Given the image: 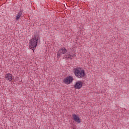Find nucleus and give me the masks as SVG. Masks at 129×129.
I'll use <instances>...</instances> for the list:
<instances>
[{
  "label": "nucleus",
  "instance_id": "nucleus-1",
  "mask_svg": "<svg viewBox=\"0 0 129 129\" xmlns=\"http://www.w3.org/2000/svg\"><path fill=\"white\" fill-rule=\"evenodd\" d=\"M38 40H39V36L34 35L29 41V48L33 50V52H34V49H36L37 45H38Z\"/></svg>",
  "mask_w": 129,
  "mask_h": 129
},
{
  "label": "nucleus",
  "instance_id": "nucleus-3",
  "mask_svg": "<svg viewBox=\"0 0 129 129\" xmlns=\"http://www.w3.org/2000/svg\"><path fill=\"white\" fill-rule=\"evenodd\" d=\"M73 81V77L71 76H69L68 77L66 78L63 80V83L65 84H70L71 82Z\"/></svg>",
  "mask_w": 129,
  "mask_h": 129
},
{
  "label": "nucleus",
  "instance_id": "nucleus-2",
  "mask_svg": "<svg viewBox=\"0 0 129 129\" xmlns=\"http://www.w3.org/2000/svg\"><path fill=\"white\" fill-rule=\"evenodd\" d=\"M74 74L78 78H83L85 75V72L83 69L77 68L75 69Z\"/></svg>",
  "mask_w": 129,
  "mask_h": 129
},
{
  "label": "nucleus",
  "instance_id": "nucleus-6",
  "mask_svg": "<svg viewBox=\"0 0 129 129\" xmlns=\"http://www.w3.org/2000/svg\"><path fill=\"white\" fill-rule=\"evenodd\" d=\"M73 117L75 121L77 122V123H80V122H81V120L80 119V118H79V116H78L77 115L75 114H73Z\"/></svg>",
  "mask_w": 129,
  "mask_h": 129
},
{
  "label": "nucleus",
  "instance_id": "nucleus-10",
  "mask_svg": "<svg viewBox=\"0 0 129 129\" xmlns=\"http://www.w3.org/2000/svg\"><path fill=\"white\" fill-rule=\"evenodd\" d=\"M74 55L76 56L75 54H74Z\"/></svg>",
  "mask_w": 129,
  "mask_h": 129
},
{
  "label": "nucleus",
  "instance_id": "nucleus-7",
  "mask_svg": "<svg viewBox=\"0 0 129 129\" xmlns=\"http://www.w3.org/2000/svg\"><path fill=\"white\" fill-rule=\"evenodd\" d=\"M22 15H23V11H20V12H18V14L17 15L16 17V20L18 21V20H20V18L22 16Z\"/></svg>",
  "mask_w": 129,
  "mask_h": 129
},
{
  "label": "nucleus",
  "instance_id": "nucleus-5",
  "mask_svg": "<svg viewBox=\"0 0 129 129\" xmlns=\"http://www.w3.org/2000/svg\"><path fill=\"white\" fill-rule=\"evenodd\" d=\"M82 82L80 81H78V82H77L74 86L75 88H76V89H80V88H81V87H82Z\"/></svg>",
  "mask_w": 129,
  "mask_h": 129
},
{
  "label": "nucleus",
  "instance_id": "nucleus-4",
  "mask_svg": "<svg viewBox=\"0 0 129 129\" xmlns=\"http://www.w3.org/2000/svg\"><path fill=\"white\" fill-rule=\"evenodd\" d=\"M68 50L65 47L59 49L57 52V57H60V56H61V54H66Z\"/></svg>",
  "mask_w": 129,
  "mask_h": 129
},
{
  "label": "nucleus",
  "instance_id": "nucleus-9",
  "mask_svg": "<svg viewBox=\"0 0 129 129\" xmlns=\"http://www.w3.org/2000/svg\"><path fill=\"white\" fill-rule=\"evenodd\" d=\"M6 78H7L9 81H12V80H13V77L12 76V74H6Z\"/></svg>",
  "mask_w": 129,
  "mask_h": 129
},
{
  "label": "nucleus",
  "instance_id": "nucleus-8",
  "mask_svg": "<svg viewBox=\"0 0 129 129\" xmlns=\"http://www.w3.org/2000/svg\"><path fill=\"white\" fill-rule=\"evenodd\" d=\"M66 59H71L72 60V58L71 57H74V54H70V53H66V54L64 56Z\"/></svg>",
  "mask_w": 129,
  "mask_h": 129
}]
</instances>
